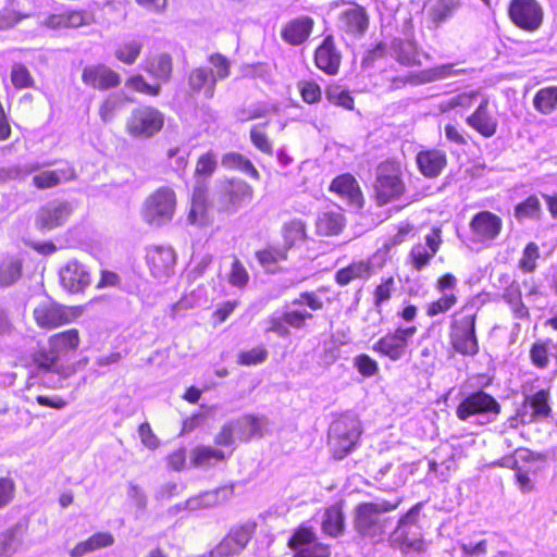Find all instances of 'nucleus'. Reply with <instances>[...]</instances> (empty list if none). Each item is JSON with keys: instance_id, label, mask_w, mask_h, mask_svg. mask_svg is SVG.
<instances>
[{"instance_id": "f8f14e48", "label": "nucleus", "mask_w": 557, "mask_h": 557, "mask_svg": "<svg viewBox=\"0 0 557 557\" xmlns=\"http://www.w3.org/2000/svg\"><path fill=\"white\" fill-rule=\"evenodd\" d=\"M251 525H240L232 529L228 534L209 552L210 557H233L239 554L252 536Z\"/></svg>"}, {"instance_id": "052dcab7", "label": "nucleus", "mask_w": 557, "mask_h": 557, "mask_svg": "<svg viewBox=\"0 0 557 557\" xmlns=\"http://www.w3.org/2000/svg\"><path fill=\"white\" fill-rule=\"evenodd\" d=\"M530 359L534 367L546 369L549 364V354L546 343L536 342L530 349Z\"/></svg>"}, {"instance_id": "09e8293b", "label": "nucleus", "mask_w": 557, "mask_h": 557, "mask_svg": "<svg viewBox=\"0 0 557 557\" xmlns=\"http://www.w3.org/2000/svg\"><path fill=\"white\" fill-rule=\"evenodd\" d=\"M125 99L120 94H111L102 102L99 114L104 123L111 122L124 107Z\"/></svg>"}, {"instance_id": "f03ea898", "label": "nucleus", "mask_w": 557, "mask_h": 557, "mask_svg": "<svg viewBox=\"0 0 557 557\" xmlns=\"http://www.w3.org/2000/svg\"><path fill=\"white\" fill-rule=\"evenodd\" d=\"M398 503L391 504L387 500L360 504L356 508V530L364 537L380 540L388 524V519L384 517V513L395 509Z\"/></svg>"}, {"instance_id": "680f3d73", "label": "nucleus", "mask_w": 557, "mask_h": 557, "mask_svg": "<svg viewBox=\"0 0 557 557\" xmlns=\"http://www.w3.org/2000/svg\"><path fill=\"white\" fill-rule=\"evenodd\" d=\"M216 169V157L212 151H209L199 157L196 165L195 175L200 177H209Z\"/></svg>"}, {"instance_id": "aec40b11", "label": "nucleus", "mask_w": 557, "mask_h": 557, "mask_svg": "<svg viewBox=\"0 0 557 557\" xmlns=\"http://www.w3.org/2000/svg\"><path fill=\"white\" fill-rule=\"evenodd\" d=\"M314 22L310 16H298L288 21L281 29L282 39L292 45L299 46L304 44L313 29Z\"/></svg>"}, {"instance_id": "2eb2a0df", "label": "nucleus", "mask_w": 557, "mask_h": 557, "mask_svg": "<svg viewBox=\"0 0 557 557\" xmlns=\"http://www.w3.org/2000/svg\"><path fill=\"white\" fill-rule=\"evenodd\" d=\"M442 231L438 227L432 228V231L425 235V245L416 244L410 252L409 260L413 269L421 271L429 265L432 258L440 250L442 245Z\"/></svg>"}, {"instance_id": "1a4fd4ad", "label": "nucleus", "mask_w": 557, "mask_h": 557, "mask_svg": "<svg viewBox=\"0 0 557 557\" xmlns=\"http://www.w3.org/2000/svg\"><path fill=\"white\" fill-rule=\"evenodd\" d=\"M34 369L32 375L40 380L51 388L62 387V381L71 375V370L59 364L54 354L39 351L33 358Z\"/></svg>"}, {"instance_id": "c9c22d12", "label": "nucleus", "mask_w": 557, "mask_h": 557, "mask_svg": "<svg viewBox=\"0 0 557 557\" xmlns=\"http://www.w3.org/2000/svg\"><path fill=\"white\" fill-rule=\"evenodd\" d=\"M343 421L338 420L330 425L329 445L333 451L335 459H343L348 454V435L347 432H341Z\"/></svg>"}, {"instance_id": "72a5a7b5", "label": "nucleus", "mask_w": 557, "mask_h": 557, "mask_svg": "<svg viewBox=\"0 0 557 557\" xmlns=\"http://www.w3.org/2000/svg\"><path fill=\"white\" fill-rule=\"evenodd\" d=\"M225 458L222 450L211 446H197L190 451V462L196 468H209Z\"/></svg>"}, {"instance_id": "79ce46f5", "label": "nucleus", "mask_w": 557, "mask_h": 557, "mask_svg": "<svg viewBox=\"0 0 557 557\" xmlns=\"http://www.w3.org/2000/svg\"><path fill=\"white\" fill-rule=\"evenodd\" d=\"M393 53L396 60L404 65L419 64L417 47L410 40L395 39L393 41Z\"/></svg>"}, {"instance_id": "9b49d317", "label": "nucleus", "mask_w": 557, "mask_h": 557, "mask_svg": "<svg viewBox=\"0 0 557 557\" xmlns=\"http://www.w3.org/2000/svg\"><path fill=\"white\" fill-rule=\"evenodd\" d=\"M508 13L512 23L527 32H535L543 24V8L536 0H511Z\"/></svg>"}, {"instance_id": "774afa93", "label": "nucleus", "mask_w": 557, "mask_h": 557, "mask_svg": "<svg viewBox=\"0 0 557 557\" xmlns=\"http://www.w3.org/2000/svg\"><path fill=\"white\" fill-rule=\"evenodd\" d=\"M249 281V274L239 260H234L232 263L228 282L232 286L243 288Z\"/></svg>"}, {"instance_id": "e433bc0d", "label": "nucleus", "mask_w": 557, "mask_h": 557, "mask_svg": "<svg viewBox=\"0 0 557 557\" xmlns=\"http://www.w3.org/2000/svg\"><path fill=\"white\" fill-rule=\"evenodd\" d=\"M221 164L227 170H238L253 180H259L260 175L250 160L238 152H228L222 157Z\"/></svg>"}, {"instance_id": "5701e85b", "label": "nucleus", "mask_w": 557, "mask_h": 557, "mask_svg": "<svg viewBox=\"0 0 557 557\" xmlns=\"http://www.w3.org/2000/svg\"><path fill=\"white\" fill-rule=\"evenodd\" d=\"M76 177L75 170L69 163H63L55 170H46L33 176V184L38 189H47Z\"/></svg>"}, {"instance_id": "6e6552de", "label": "nucleus", "mask_w": 557, "mask_h": 557, "mask_svg": "<svg viewBox=\"0 0 557 557\" xmlns=\"http://www.w3.org/2000/svg\"><path fill=\"white\" fill-rule=\"evenodd\" d=\"M175 203V194L171 188H159L145 202L144 220L157 226L166 223L173 218Z\"/></svg>"}, {"instance_id": "69168bd1", "label": "nucleus", "mask_w": 557, "mask_h": 557, "mask_svg": "<svg viewBox=\"0 0 557 557\" xmlns=\"http://www.w3.org/2000/svg\"><path fill=\"white\" fill-rule=\"evenodd\" d=\"M475 98H476V95L473 92H471V94L463 92V94L456 95V96L443 101L441 103V110L443 112H446V111L456 109L458 107L469 108L472 106Z\"/></svg>"}, {"instance_id": "b1692460", "label": "nucleus", "mask_w": 557, "mask_h": 557, "mask_svg": "<svg viewBox=\"0 0 557 557\" xmlns=\"http://www.w3.org/2000/svg\"><path fill=\"white\" fill-rule=\"evenodd\" d=\"M34 318L39 326L47 329L58 327L69 321V315L64 309L50 301L40 304L34 310Z\"/></svg>"}, {"instance_id": "bf43d9fd", "label": "nucleus", "mask_w": 557, "mask_h": 557, "mask_svg": "<svg viewBox=\"0 0 557 557\" xmlns=\"http://www.w3.org/2000/svg\"><path fill=\"white\" fill-rule=\"evenodd\" d=\"M369 26V16L359 4L350 1V29L356 27L359 34H363Z\"/></svg>"}, {"instance_id": "864d4df0", "label": "nucleus", "mask_w": 557, "mask_h": 557, "mask_svg": "<svg viewBox=\"0 0 557 557\" xmlns=\"http://www.w3.org/2000/svg\"><path fill=\"white\" fill-rule=\"evenodd\" d=\"M541 211V203L536 196L528 197L517 205L515 215L519 220L536 218Z\"/></svg>"}, {"instance_id": "13d9d810", "label": "nucleus", "mask_w": 557, "mask_h": 557, "mask_svg": "<svg viewBox=\"0 0 557 557\" xmlns=\"http://www.w3.org/2000/svg\"><path fill=\"white\" fill-rule=\"evenodd\" d=\"M265 323L268 324L265 333L272 332L280 337H287L289 335L288 324L283 312L276 311L272 313Z\"/></svg>"}, {"instance_id": "4be33fe9", "label": "nucleus", "mask_w": 557, "mask_h": 557, "mask_svg": "<svg viewBox=\"0 0 557 557\" xmlns=\"http://www.w3.org/2000/svg\"><path fill=\"white\" fill-rule=\"evenodd\" d=\"M91 21L92 17L89 13L70 10L51 14L46 18L45 25L51 29L77 28L89 25Z\"/></svg>"}, {"instance_id": "423d86ee", "label": "nucleus", "mask_w": 557, "mask_h": 557, "mask_svg": "<svg viewBox=\"0 0 557 557\" xmlns=\"http://www.w3.org/2000/svg\"><path fill=\"white\" fill-rule=\"evenodd\" d=\"M500 412V405L484 391H476L465 397L457 406L456 416L467 421L473 416H482L487 421H494Z\"/></svg>"}, {"instance_id": "603ef678", "label": "nucleus", "mask_w": 557, "mask_h": 557, "mask_svg": "<svg viewBox=\"0 0 557 557\" xmlns=\"http://www.w3.org/2000/svg\"><path fill=\"white\" fill-rule=\"evenodd\" d=\"M250 140L261 152L272 156L273 145L264 132L263 124L253 125L250 129Z\"/></svg>"}, {"instance_id": "6e6d98bb", "label": "nucleus", "mask_w": 557, "mask_h": 557, "mask_svg": "<svg viewBox=\"0 0 557 557\" xmlns=\"http://www.w3.org/2000/svg\"><path fill=\"white\" fill-rule=\"evenodd\" d=\"M396 290V284L393 276L383 278L382 282L376 286L373 293L374 305L380 307L384 302L388 301Z\"/></svg>"}, {"instance_id": "7c9ffc66", "label": "nucleus", "mask_w": 557, "mask_h": 557, "mask_svg": "<svg viewBox=\"0 0 557 557\" xmlns=\"http://www.w3.org/2000/svg\"><path fill=\"white\" fill-rule=\"evenodd\" d=\"M321 527L325 534L337 536L344 530L343 502L325 509L321 520Z\"/></svg>"}, {"instance_id": "6ab92c4d", "label": "nucleus", "mask_w": 557, "mask_h": 557, "mask_svg": "<svg viewBox=\"0 0 557 557\" xmlns=\"http://www.w3.org/2000/svg\"><path fill=\"white\" fill-rule=\"evenodd\" d=\"M502 227V219L490 211H481L476 213L470 222L472 233L480 240L495 239L499 235Z\"/></svg>"}, {"instance_id": "338daca9", "label": "nucleus", "mask_w": 557, "mask_h": 557, "mask_svg": "<svg viewBox=\"0 0 557 557\" xmlns=\"http://www.w3.org/2000/svg\"><path fill=\"white\" fill-rule=\"evenodd\" d=\"M11 81L15 88H28L33 84L29 71L23 64H14L11 71Z\"/></svg>"}, {"instance_id": "a19ab883", "label": "nucleus", "mask_w": 557, "mask_h": 557, "mask_svg": "<svg viewBox=\"0 0 557 557\" xmlns=\"http://www.w3.org/2000/svg\"><path fill=\"white\" fill-rule=\"evenodd\" d=\"M206 189V177L196 176V184L191 196V208L188 214L190 223H197L198 215H201L205 211Z\"/></svg>"}, {"instance_id": "dca6fc26", "label": "nucleus", "mask_w": 557, "mask_h": 557, "mask_svg": "<svg viewBox=\"0 0 557 557\" xmlns=\"http://www.w3.org/2000/svg\"><path fill=\"white\" fill-rule=\"evenodd\" d=\"M59 276L61 285L70 293H79L91 282L89 270L77 260H71L61 268Z\"/></svg>"}, {"instance_id": "ea45409f", "label": "nucleus", "mask_w": 557, "mask_h": 557, "mask_svg": "<svg viewBox=\"0 0 557 557\" xmlns=\"http://www.w3.org/2000/svg\"><path fill=\"white\" fill-rule=\"evenodd\" d=\"M22 275V261L8 257L0 263V287H9L16 283Z\"/></svg>"}, {"instance_id": "0eeeda50", "label": "nucleus", "mask_w": 557, "mask_h": 557, "mask_svg": "<svg viewBox=\"0 0 557 557\" xmlns=\"http://www.w3.org/2000/svg\"><path fill=\"white\" fill-rule=\"evenodd\" d=\"M375 190L381 203L398 198L405 190L399 163L385 161L377 166Z\"/></svg>"}, {"instance_id": "cd10ccee", "label": "nucleus", "mask_w": 557, "mask_h": 557, "mask_svg": "<svg viewBox=\"0 0 557 557\" xmlns=\"http://www.w3.org/2000/svg\"><path fill=\"white\" fill-rule=\"evenodd\" d=\"M189 87L196 91H203L206 98H212L215 90V77L210 67H197L193 70L188 77Z\"/></svg>"}, {"instance_id": "a878e982", "label": "nucleus", "mask_w": 557, "mask_h": 557, "mask_svg": "<svg viewBox=\"0 0 557 557\" xmlns=\"http://www.w3.org/2000/svg\"><path fill=\"white\" fill-rule=\"evenodd\" d=\"M315 65L323 72L333 75L337 73L341 62L339 54L335 51L332 37L327 36L314 54Z\"/></svg>"}, {"instance_id": "9d476101", "label": "nucleus", "mask_w": 557, "mask_h": 557, "mask_svg": "<svg viewBox=\"0 0 557 557\" xmlns=\"http://www.w3.org/2000/svg\"><path fill=\"white\" fill-rule=\"evenodd\" d=\"M288 546L295 552L293 557H330V546L318 541L311 527L301 524L290 539Z\"/></svg>"}, {"instance_id": "f257e3e1", "label": "nucleus", "mask_w": 557, "mask_h": 557, "mask_svg": "<svg viewBox=\"0 0 557 557\" xmlns=\"http://www.w3.org/2000/svg\"><path fill=\"white\" fill-rule=\"evenodd\" d=\"M422 504L412 506L398 521L389 535L391 545L404 553H420L425 549L422 528L419 524Z\"/></svg>"}, {"instance_id": "f704fd0d", "label": "nucleus", "mask_w": 557, "mask_h": 557, "mask_svg": "<svg viewBox=\"0 0 557 557\" xmlns=\"http://www.w3.org/2000/svg\"><path fill=\"white\" fill-rule=\"evenodd\" d=\"M345 225L342 212L327 211L318 216L317 231L320 235L332 236L338 234Z\"/></svg>"}, {"instance_id": "c85d7f7f", "label": "nucleus", "mask_w": 557, "mask_h": 557, "mask_svg": "<svg viewBox=\"0 0 557 557\" xmlns=\"http://www.w3.org/2000/svg\"><path fill=\"white\" fill-rule=\"evenodd\" d=\"M461 70H454V65L448 64H442L437 65L431 69H426L423 71H420L413 76H410L407 82H409L412 85H420V84H426L432 83L435 81L445 79L447 77L458 75L462 73Z\"/></svg>"}, {"instance_id": "3c124183", "label": "nucleus", "mask_w": 557, "mask_h": 557, "mask_svg": "<svg viewBox=\"0 0 557 557\" xmlns=\"http://www.w3.org/2000/svg\"><path fill=\"white\" fill-rule=\"evenodd\" d=\"M79 337L76 330H69L53 335L50 338V344L54 349L66 350L75 349L78 346Z\"/></svg>"}, {"instance_id": "20e7f679", "label": "nucleus", "mask_w": 557, "mask_h": 557, "mask_svg": "<svg viewBox=\"0 0 557 557\" xmlns=\"http://www.w3.org/2000/svg\"><path fill=\"white\" fill-rule=\"evenodd\" d=\"M252 187L240 178H223L215 183L214 201L219 209L225 212H236L251 201Z\"/></svg>"}, {"instance_id": "0e129e2a", "label": "nucleus", "mask_w": 557, "mask_h": 557, "mask_svg": "<svg viewBox=\"0 0 557 557\" xmlns=\"http://www.w3.org/2000/svg\"><path fill=\"white\" fill-rule=\"evenodd\" d=\"M354 366L364 377H371L379 372L377 362L366 354L357 356L354 360Z\"/></svg>"}, {"instance_id": "7ed1b4c3", "label": "nucleus", "mask_w": 557, "mask_h": 557, "mask_svg": "<svg viewBox=\"0 0 557 557\" xmlns=\"http://www.w3.org/2000/svg\"><path fill=\"white\" fill-rule=\"evenodd\" d=\"M476 309L465 306L450 324L449 338L454 349L462 356H475L479 343L475 335Z\"/></svg>"}, {"instance_id": "412c9836", "label": "nucleus", "mask_w": 557, "mask_h": 557, "mask_svg": "<svg viewBox=\"0 0 557 557\" xmlns=\"http://www.w3.org/2000/svg\"><path fill=\"white\" fill-rule=\"evenodd\" d=\"M82 79L86 85L102 90L116 87L121 83L120 75L106 65L85 67Z\"/></svg>"}, {"instance_id": "c03bdc74", "label": "nucleus", "mask_w": 557, "mask_h": 557, "mask_svg": "<svg viewBox=\"0 0 557 557\" xmlns=\"http://www.w3.org/2000/svg\"><path fill=\"white\" fill-rule=\"evenodd\" d=\"M146 71L156 79L168 82L172 74V59L166 53H161L148 62Z\"/></svg>"}, {"instance_id": "e2e57ef3", "label": "nucleus", "mask_w": 557, "mask_h": 557, "mask_svg": "<svg viewBox=\"0 0 557 557\" xmlns=\"http://www.w3.org/2000/svg\"><path fill=\"white\" fill-rule=\"evenodd\" d=\"M267 358L268 350L262 346H257L250 350L240 352L238 362L243 366H256L265 361Z\"/></svg>"}, {"instance_id": "4c0bfd02", "label": "nucleus", "mask_w": 557, "mask_h": 557, "mask_svg": "<svg viewBox=\"0 0 557 557\" xmlns=\"http://www.w3.org/2000/svg\"><path fill=\"white\" fill-rule=\"evenodd\" d=\"M503 299L509 305L515 319H529V309L522 301L521 290L518 284L513 283L508 286L503 294Z\"/></svg>"}, {"instance_id": "a211bd4d", "label": "nucleus", "mask_w": 557, "mask_h": 557, "mask_svg": "<svg viewBox=\"0 0 557 557\" xmlns=\"http://www.w3.org/2000/svg\"><path fill=\"white\" fill-rule=\"evenodd\" d=\"M461 0H428L424 13L429 28H438L460 9Z\"/></svg>"}, {"instance_id": "393cba45", "label": "nucleus", "mask_w": 557, "mask_h": 557, "mask_svg": "<svg viewBox=\"0 0 557 557\" xmlns=\"http://www.w3.org/2000/svg\"><path fill=\"white\" fill-rule=\"evenodd\" d=\"M488 100L483 99L476 110L467 117V124L484 137H492L497 129V121L487 111Z\"/></svg>"}, {"instance_id": "2f4dec72", "label": "nucleus", "mask_w": 557, "mask_h": 557, "mask_svg": "<svg viewBox=\"0 0 557 557\" xmlns=\"http://www.w3.org/2000/svg\"><path fill=\"white\" fill-rule=\"evenodd\" d=\"M24 530L22 525H14L0 533V557H12L22 546Z\"/></svg>"}, {"instance_id": "473e14b6", "label": "nucleus", "mask_w": 557, "mask_h": 557, "mask_svg": "<svg viewBox=\"0 0 557 557\" xmlns=\"http://www.w3.org/2000/svg\"><path fill=\"white\" fill-rule=\"evenodd\" d=\"M236 436L240 441H248L255 436L262 435V429L265 424L263 418L255 416H244L234 421Z\"/></svg>"}, {"instance_id": "8fccbe9b", "label": "nucleus", "mask_w": 557, "mask_h": 557, "mask_svg": "<svg viewBox=\"0 0 557 557\" xmlns=\"http://www.w3.org/2000/svg\"><path fill=\"white\" fill-rule=\"evenodd\" d=\"M256 257L262 267L270 269L277 262L286 260L287 252L286 248H282L278 246H269L263 250L257 251Z\"/></svg>"}, {"instance_id": "4d7b16f0", "label": "nucleus", "mask_w": 557, "mask_h": 557, "mask_svg": "<svg viewBox=\"0 0 557 557\" xmlns=\"http://www.w3.org/2000/svg\"><path fill=\"white\" fill-rule=\"evenodd\" d=\"M539 258V246L535 243H529L523 249L522 257L519 261V268L525 273H531L536 269V260Z\"/></svg>"}, {"instance_id": "a18cd8bd", "label": "nucleus", "mask_w": 557, "mask_h": 557, "mask_svg": "<svg viewBox=\"0 0 557 557\" xmlns=\"http://www.w3.org/2000/svg\"><path fill=\"white\" fill-rule=\"evenodd\" d=\"M221 493H224V490H213L203 492L197 496L188 498L187 506L191 507V511L212 508L221 503Z\"/></svg>"}, {"instance_id": "39448f33", "label": "nucleus", "mask_w": 557, "mask_h": 557, "mask_svg": "<svg viewBox=\"0 0 557 557\" xmlns=\"http://www.w3.org/2000/svg\"><path fill=\"white\" fill-rule=\"evenodd\" d=\"M164 124L163 114L152 107H139L132 111L126 122L127 133L135 138H151Z\"/></svg>"}, {"instance_id": "bb28decb", "label": "nucleus", "mask_w": 557, "mask_h": 557, "mask_svg": "<svg viewBox=\"0 0 557 557\" xmlns=\"http://www.w3.org/2000/svg\"><path fill=\"white\" fill-rule=\"evenodd\" d=\"M417 163L424 176L436 177L446 166L447 160L445 153L440 150H426L418 153Z\"/></svg>"}, {"instance_id": "ddd939ff", "label": "nucleus", "mask_w": 557, "mask_h": 557, "mask_svg": "<svg viewBox=\"0 0 557 557\" xmlns=\"http://www.w3.org/2000/svg\"><path fill=\"white\" fill-rule=\"evenodd\" d=\"M146 260L151 274L163 278L173 274L176 255L170 246H151L147 249Z\"/></svg>"}, {"instance_id": "de8ad7c7", "label": "nucleus", "mask_w": 557, "mask_h": 557, "mask_svg": "<svg viewBox=\"0 0 557 557\" xmlns=\"http://www.w3.org/2000/svg\"><path fill=\"white\" fill-rule=\"evenodd\" d=\"M305 224L299 220H294L284 226V246L286 251L305 239Z\"/></svg>"}, {"instance_id": "37998d69", "label": "nucleus", "mask_w": 557, "mask_h": 557, "mask_svg": "<svg viewBox=\"0 0 557 557\" xmlns=\"http://www.w3.org/2000/svg\"><path fill=\"white\" fill-rule=\"evenodd\" d=\"M548 399L549 394L547 391L544 389L536 392L534 395L527 399L532 408V413L529 422L543 420L549 417L552 409L548 405Z\"/></svg>"}, {"instance_id": "c756f323", "label": "nucleus", "mask_w": 557, "mask_h": 557, "mask_svg": "<svg viewBox=\"0 0 557 557\" xmlns=\"http://www.w3.org/2000/svg\"><path fill=\"white\" fill-rule=\"evenodd\" d=\"M114 543V537L109 532H98L86 541L77 543L70 552L71 557H83L88 553L109 547Z\"/></svg>"}, {"instance_id": "58836bf2", "label": "nucleus", "mask_w": 557, "mask_h": 557, "mask_svg": "<svg viewBox=\"0 0 557 557\" xmlns=\"http://www.w3.org/2000/svg\"><path fill=\"white\" fill-rule=\"evenodd\" d=\"M533 106L542 114H550L557 109V86L543 87L535 94Z\"/></svg>"}, {"instance_id": "4468645a", "label": "nucleus", "mask_w": 557, "mask_h": 557, "mask_svg": "<svg viewBox=\"0 0 557 557\" xmlns=\"http://www.w3.org/2000/svg\"><path fill=\"white\" fill-rule=\"evenodd\" d=\"M416 333V327L397 329L394 333L383 336L374 349L396 361L403 358L408 346V338Z\"/></svg>"}, {"instance_id": "5fc2aeb1", "label": "nucleus", "mask_w": 557, "mask_h": 557, "mask_svg": "<svg viewBox=\"0 0 557 557\" xmlns=\"http://www.w3.org/2000/svg\"><path fill=\"white\" fill-rule=\"evenodd\" d=\"M457 302V297L454 293L443 294L441 298L428 305L426 314L435 317L450 310Z\"/></svg>"}, {"instance_id": "49530a36", "label": "nucleus", "mask_w": 557, "mask_h": 557, "mask_svg": "<svg viewBox=\"0 0 557 557\" xmlns=\"http://www.w3.org/2000/svg\"><path fill=\"white\" fill-rule=\"evenodd\" d=\"M143 49V42L139 40H128L121 44L115 50V57L119 61L132 65L136 62Z\"/></svg>"}, {"instance_id": "f3484780", "label": "nucleus", "mask_w": 557, "mask_h": 557, "mask_svg": "<svg viewBox=\"0 0 557 557\" xmlns=\"http://www.w3.org/2000/svg\"><path fill=\"white\" fill-rule=\"evenodd\" d=\"M72 211L73 207L67 201L49 202L39 210L36 224L42 231H50L63 224Z\"/></svg>"}]
</instances>
